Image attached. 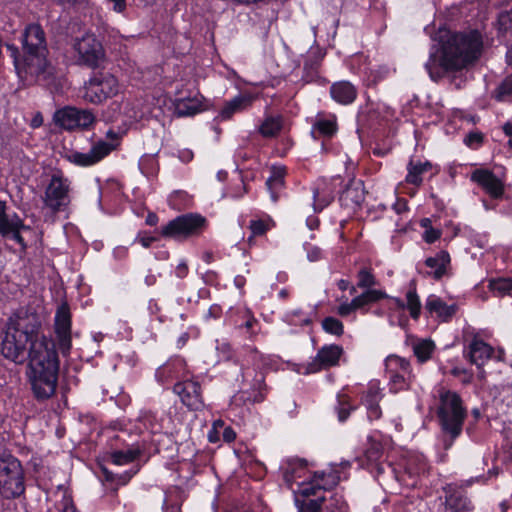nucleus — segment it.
<instances>
[{
	"mask_svg": "<svg viewBox=\"0 0 512 512\" xmlns=\"http://www.w3.org/2000/svg\"><path fill=\"white\" fill-rule=\"evenodd\" d=\"M41 327L33 307L18 308L6 323L1 353L18 365L28 361L26 375L32 393L38 401H45L55 394L59 360L54 341L41 334Z\"/></svg>",
	"mask_w": 512,
	"mask_h": 512,
	"instance_id": "obj_1",
	"label": "nucleus"
},
{
	"mask_svg": "<svg viewBox=\"0 0 512 512\" xmlns=\"http://www.w3.org/2000/svg\"><path fill=\"white\" fill-rule=\"evenodd\" d=\"M439 45L433 46L425 68L429 77L437 82L450 71L465 68L481 53L483 41L477 30L465 32H439Z\"/></svg>",
	"mask_w": 512,
	"mask_h": 512,
	"instance_id": "obj_2",
	"label": "nucleus"
},
{
	"mask_svg": "<svg viewBox=\"0 0 512 512\" xmlns=\"http://www.w3.org/2000/svg\"><path fill=\"white\" fill-rule=\"evenodd\" d=\"M22 53L14 44L6 48L13 58L16 73L21 80L44 86L54 83L55 68L48 60L46 34L39 24L28 25L22 33Z\"/></svg>",
	"mask_w": 512,
	"mask_h": 512,
	"instance_id": "obj_3",
	"label": "nucleus"
},
{
	"mask_svg": "<svg viewBox=\"0 0 512 512\" xmlns=\"http://www.w3.org/2000/svg\"><path fill=\"white\" fill-rule=\"evenodd\" d=\"M440 405L437 409V417L445 434L450 436L449 442L445 441V449H448L453 441L461 434L463 423L467 416L460 395L451 390L441 388L439 391Z\"/></svg>",
	"mask_w": 512,
	"mask_h": 512,
	"instance_id": "obj_4",
	"label": "nucleus"
},
{
	"mask_svg": "<svg viewBox=\"0 0 512 512\" xmlns=\"http://www.w3.org/2000/svg\"><path fill=\"white\" fill-rule=\"evenodd\" d=\"M24 491V472L20 461L11 454L3 453L0 455V494L12 499Z\"/></svg>",
	"mask_w": 512,
	"mask_h": 512,
	"instance_id": "obj_5",
	"label": "nucleus"
},
{
	"mask_svg": "<svg viewBox=\"0 0 512 512\" xmlns=\"http://www.w3.org/2000/svg\"><path fill=\"white\" fill-rule=\"evenodd\" d=\"M117 93V79L108 72H98L85 83L83 98L92 104H100Z\"/></svg>",
	"mask_w": 512,
	"mask_h": 512,
	"instance_id": "obj_6",
	"label": "nucleus"
},
{
	"mask_svg": "<svg viewBox=\"0 0 512 512\" xmlns=\"http://www.w3.org/2000/svg\"><path fill=\"white\" fill-rule=\"evenodd\" d=\"M206 224V219L199 214H185L171 220L162 227L161 234L164 237L174 239H186L198 234Z\"/></svg>",
	"mask_w": 512,
	"mask_h": 512,
	"instance_id": "obj_7",
	"label": "nucleus"
},
{
	"mask_svg": "<svg viewBox=\"0 0 512 512\" xmlns=\"http://www.w3.org/2000/svg\"><path fill=\"white\" fill-rule=\"evenodd\" d=\"M78 54V62L90 68H98L105 59V51L101 42L93 34H85L76 38L73 44Z\"/></svg>",
	"mask_w": 512,
	"mask_h": 512,
	"instance_id": "obj_8",
	"label": "nucleus"
},
{
	"mask_svg": "<svg viewBox=\"0 0 512 512\" xmlns=\"http://www.w3.org/2000/svg\"><path fill=\"white\" fill-rule=\"evenodd\" d=\"M69 191L68 179L54 174L46 187L43 201L54 213L63 211L70 203Z\"/></svg>",
	"mask_w": 512,
	"mask_h": 512,
	"instance_id": "obj_9",
	"label": "nucleus"
},
{
	"mask_svg": "<svg viewBox=\"0 0 512 512\" xmlns=\"http://www.w3.org/2000/svg\"><path fill=\"white\" fill-rule=\"evenodd\" d=\"M53 120L66 130L86 129L94 123L95 116L90 110L66 106L55 111Z\"/></svg>",
	"mask_w": 512,
	"mask_h": 512,
	"instance_id": "obj_10",
	"label": "nucleus"
},
{
	"mask_svg": "<svg viewBox=\"0 0 512 512\" xmlns=\"http://www.w3.org/2000/svg\"><path fill=\"white\" fill-rule=\"evenodd\" d=\"M54 330L59 350L66 356L69 354L71 340V312L67 302L61 303L56 311L54 319Z\"/></svg>",
	"mask_w": 512,
	"mask_h": 512,
	"instance_id": "obj_11",
	"label": "nucleus"
},
{
	"mask_svg": "<svg viewBox=\"0 0 512 512\" xmlns=\"http://www.w3.org/2000/svg\"><path fill=\"white\" fill-rule=\"evenodd\" d=\"M115 145L108 143L104 140H99L93 143L91 149L86 152L71 151L66 155V159L78 166L88 167L100 162L106 157Z\"/></svg>",
	"mask_w": 512,
	"mask_h": 512,
	"instance_id": "obj_12",
	"label": "nucleus"
},
{
	"mask_svg": "<svg viewBox=\"0 0 512 512\" xmlns=\"http://www.w3.org/2000/svg\"><path fill=\"white\" fill-rule=\"evenodd\" d=\"M343 348L336 344L325 345L318 350L315 358L306 366V374L316 373L338 365Z\"/></svg>",
	"mask_w": 512,
	"mask_h": 512,
	"instance_id": "obj_13",
	"label": "nucleus"
},
{
	"mask_svg": "<svg viewBox=\"0 0 512 512\" xmlns=\"http://www.w3.org/2000/svg\"><path fill=\"white\" fill-rule=\"evenodd\" d=\"M173 391L180 396L182 403L190 410L198 411L204 406L198 382L186 380L174 385Z\"/></svg>",
	"mask_w": 512,
	"mask_h": 512,
	"instance_id": "obj_14",
	"label": "nucleus"
},
{
	"mask_svg": "<svg viewBox=\"0 0 512 512\" xmlns=\"http://www.w3.org/2000/svg\"><path fill=\"white\" fill-rule=\"evenodd\" d=\"M471 180L492 198L499 199L504 194V183L490 170L476 169L471 175Z\"/></svg>",
	"mask_w": 512,
	"mask_h": 512,
	"instance_id": "obj_15",
	"label": "nucleus"
},
{
	"mask_svg": "<svg viewBox=\"0 0 512 512\" xmlns=\"http://www.w3.org/2000/svg\"><path fill=\"white\" fill-rule=\"evenodd\" d=\"M365 186L361 180H351L340 195L341 204L351 210L360 208L365 200Z\"/></svg>",
	"mask_w": 512,
	"mask_h": 512,
	"instance_id": "obj_16",
	"label": "nucleus"
},
{
	"mask_svg": "<svg viewBox=\"0 0 512 512\" xmlns=\"http://www.w3.org/2000/svg\"><path fill=\"white\" fill-rule=\"evenodd\" d=\"M445 490V512H468L469 500L465 493L457 488L448 486Z\"/></svg>",
	"mask_w": 512,
	"mask_h": 512,
	"instance_id": "obj_17",
	"label": "nucleus"
},
{
	"mask_svg": "<svg viewBox=\"0 0 512 512\" xmlns=\"http://www.w3.org/2000/svg\"><path fill=\"white\" fill-rule=\"evenodd\" d=\"M330 94L336 102L347 105L356 99L357 90L350 82L340 81L332 84Z\"/></svg>",
	"mask_w": 512,
	"mask_h": 512,
	"instance_id": "obj_18",
	"label": "nucleus"
},
{
	"mask_svg": "<svg viewBox=\"0 0 512 512\" xmlns=\"http://www.w3.org/2000/svg\"><path fill=\"white\" fill-rule=\"evenodd\" d=\"M493 353V348L483 340L474 338L469 345V359L472 364L481 367L484 361L489 359Z\"/></svg>",
	"mask_w": 512,
	"mask_h": 512,
	"instance_id": "obj_19",
	"label": "nucleus"
},
{
	"mask_svg": "<svg viewBox=\"0 0 512 512\" xmlns=\"http://www.w3.org/2000/svg\"><path fill=\"white\" fill-rule=\"evenodd\" d=\"M381 399L380 389L376 384H372L369 386L364 398L363 403L365 404L368 417L371 420H377L381 417L382 412L379 406V401Z\"/></svg>",
	"mask_w": 512,
	"mask_h": 512,
	"instance_id": "obj_20",
	"label": "nucleus"
},
{
	"mask_svg": "<svg viewBox=\"0 0 512 512\" xmlns=\"http://www.w3.org/2000/svg\"><path fill=\"white\" fill-rule=\"evenodd\" d=\"M425 308L430 313H436L442 320L447 321L456 312L455 305H447L442 299L435 295H431L426 300Z\"/></svg>",
	"mask_w": 512,
	"mask_h": 512,
	"instance_id": "obj_21",
	"label": "nucleus"
},
{
	"mask_svg": "<svg viewBox=\"0 0 512 512\" xmlns=\"http://www.w3.org/2000/svg\"><path fill=\"white\" fill-rule=\"evenodd\" d=\"M21 230L30 231V227L24 225L22 219L16 213H13V220L8 225L7 231L1 233V236L15 240L23 250H26L28 245L20 233Z\"/></svg>",
	"mask_w": 512,
	"mask_h": 512,
	"instance_id": "obj_22",
	"label": "nucleus"
},
{
	"mask_svg": "<svg viewBox=\"0 0 512 512\" xmlns=\"http://www.w3.org/2000/svg\"><path fill=\"white\" fill-rule=\"evenodd\" d=\"M251 98L245 95H239L225 103L220 111L219 117L223 120L230 119L234 113L240 112L251 105Z\"/></svg>",
	"mask_w": 512,
	"mask_h": 512,
	"instance_id": "obj_23",
	"label": "nucleus"
},
{
	"mask_svg": "<svg viewBox=\"0 0 512 512\" xmlns=\"http://www.w3.org/2000/svg\"><path fill=\"white\" fill-rule=\"evenodd\" d=\"M202 111V102L197 98H180L175 101V113L180 116H192Z\"/></svg>",
	"mask_w": 512,
	"mask_h": 512,
	"instance_id": "obj_24",
	"label": "nucleus"
},
{
	"mask_svg": "<svg viewBox=\"0 0 512 512\" xmlns=\"http://www.w3.org/2000/svg\"><path fill=\"white\" fill-rule=\"evenodd\" d=\"M284 175H285L284 167H273L272 175L266 181V185L270 191L271 198L274 202H276L278 200L279 191L284 186Z\"/></svg>",
	"mask_w": 512,
	"mask_h": 512,
	"instance_id": "obj_25",
	"label": "nucleus"
},
{
	"mask_svg": "<svg viewBox=\"0 0 512 512\" xmlns=\"http://www.w3.org/2000/svg\"><path fill=\"white\" fill-rule=\"evenodd\" d=\"M450 263V255L447 251H440L435 257H429L426 259L425 264L430 268H435L433 277L439 280L444 274L446 266Z\"/></svg>",
	"mask_w": 512,
	"mask_h": 512,
	"instance_id": "obj_26",
	"label": "nucleus"
},
{
	"mask_svg": "<svg viewBox=\"0 0 512 512\" xmlns=\"http://www.w3.org/2000/svg\"><path fill=\"white\" fill-rule=\"evenodd\" d=\"M431 167L432 165L428 161L424 163H414V161L411 160L408 164V175L406 176V182L419 186L422 183L421 175L427 170L431 169Z\"/></svg>",
	"mask_w": 512,
	"mask_h": 512,
	"instance_id": "obj_27",
	"label": "nucleus"
},
{
	"mask_svg": "<svg viewBox=\"0 0 512 512\" xmlns=\"http://www.w3.org/2000/svg\"><path fill=\"white\" fill-rule=\"evenodd\" d=\"M387 294L380 290L368 289L361 295L352 299V305L357 309H361L364 306L377 302L381 299L387 298Z\"/></svg>",
	"mask_w": 512,
	"mask_h": 512,
	"instance_id": "obj_28",
	"label": "nucleus"
},
{
	"mask_svg": "<svg viewBox=\"0 0 512 512\" xmlns=\"http://www.w3.org/2000/svg\"><path fill=\"white\" fill-rule=\"evenodd\" d=\"M337 131L336 118L333 116L330 119L322 118L320 115L317 116L316 121L313 124L312 134L318 132L320 135L325 137L333 136Z\"/></svg>",
	"mask_w": 512,
	"mask_h": 512,
	"instance_id": "obj_29",
	"label": "nucleus"
},
{
	"mask_svg": "<svg viewBox=\"0 0 512 512\" xmlns=\"http://www.w3.org/2000/svg\"><path fill=\"white\" fill-rule=\"evenodd\" d=\"M406 308L409 310L413 319L417 320L420 316L421 303L416 292V282L412 280L409 284V290L406 294Z\"/></svg>",
	"mask_w": 512,
	"mask_h": 512,
	"instance_id": "obj_30",
	"label": "nucleus"
},
{
	"mask_svg": "<svg viewBox=\"0 0 512 512\" xmlns=\"http://www.w3.org/2000/svg\"><path fill=\"white\" fill-rule=\"evenodd\" d=\"M282 129L279 117H267L259 127V132L264 137H274Z\"/></svg>",
	"mask_w": 512,
	"mask_h": 512,
	"instance_id": "obj_31",
	"label": "nucleus"
},
{
	"mask_svg": "<svg viewBox=\"0 0 512 512\" xmlns=\"http://www.w3.org/2000/svg\"><path fill=\"white\" fill-rule=\"evenodd\" d=\"M434 349L435 344L429 339L418 341L413 345L414 354L420 362H425L430 359Z\"/></svg>",
	"mask_w": 512,
	"mask_h": 512,
	"instance_id": "obj_32",
	"label": "nucleus"
},
{
	"mask_svg": "<svg viewBox=\"0 0 512 512\" xmlns=\"http://www.w3.org/2000/svg\"><path fill=\"white\" fill-rule=\"evenodd\" d=\"M139 450L114 451L110 455L112 464L123 465L133 462L138 456Z\"/></svg>",
	"mask_w": 512,
	"mask_h": 512,
	"instance_id": "obj_33",
	"label": "nucleus"
},
{
	"mask_svg": "<svg viewBox=\"0 0 512 512\" xmlns=\"http://www.w3.org/2000/svg\"><path fill=\"white\" fill-rule=\"evenodd\" d=\"M364 455L369 462L378 461L383 455V446L381 442L373 437L368 438V446L364 451Z\"/></svg>",
	"mask_w": 512,
	"mask_h": 512,
	"instance_id": "obj_34",
	"label": "nucleus"
},
{
	"mask_svg": "<svg viewBox=\"0 0 512 512\" xmlns=\"http://www.w3.org/2000/svg\"><path fill=\"white\" fill-rule=\"evenodd\" d=\"M489 287L492 291L497 292L499 296H512V279L500 278L492 280Z\"/></svg>",
	"mask_w": 512,
	"mask_h": 512,
	"instance_id": "obj_35",
	"label": "nucleus"
},
{
	"mask_svg": "<svg viewBox=\"0 0 512 512\" xmlns=\"http://www.w3.org/2000/svg\"><path fill=\"white\" fill-rule=\"evenodd\" d=\"M322 328L325 332L333 334L335 336H341L344 333L343 323L334 317H326L322 320Z\"/></svg>",
	"mask_w": 512,
	"mask_h": 512,
	"instance_id": "obj_36",
	"label": "nucleus"
},
{
	"mask_svg": "<svg viewBox=\"0 0 512 512\" xmlns=\"http://www.w3.org/2000/svg\"><path fill=\"white\" fill-rule=\"evenodd\" d=\"M324 501V496H318L315 499H304L299 506V512H320Z\"/></svg>",
	"mask_w": 512,
	"mask_h": 512,
	"instance_id": "obj_37",
	"label": "nucleus"
},
{
	"mask_svg": "<svg viewBox=\"0 0 512 512\" xmlns=\"http://www.w3.org/2000/svg\"><path fill=\"white\" fill-rule=\"evenodd\" d=\"M357 276H358L357 286L359 288L370 289L371 287L376 285V279H375L374 275L367 268L360 269Z\"/></svg>",
	"mask_w": 512,
	"mask_h": 512,
	"instance_id": "obj_38",
	"label": "nucleus"
},
{
	"mask_svg": "<svg viewBox=\"0 0 512 512\" xmlns=\"http://www.w3.org/2000/svg\"><path fill=\"white\" fill-rule=\"evenodd\" d=\"M102 472L106 481H116L118 484H126L133 475V473H129L127 471L124 473H115L108 470L106 467H102Z\"/></svg>",
	"mask_w": 512,
	"mask_h": 512,
	"instance_id": "obj_39",
	"label": "nucleus"
},
{
	"mask_svg": "<svg viewBox=\"0 0 512 512\" xmlns=\"http://www.w3.org/2000/svg\"><path fill=\"white\" fill-rule=\"evenodd\" d=\"M512 94V77H506L502 83L495 90V97L497 100L502 101L506 96Z\"/></svg>",
	"mask_w": 512,
	"mask_h": 512,
	"instance_id": "obj_40",
	"label": "nucleus"
},
{
	"mask_svg": "<svg viewBox=\"0 0 512 512\" xmlns=\"http://www.w3.org/2000/svg\"><path fill=\"white\" fill-rule=\"evenodd\" d=\"M12 220L13 214H7L5 203L0 201V234L5 233L7 231V227Z\"/></svg>",
	"mask_w": 512,
	"mask_h": 512,
	"instance_id": "obj_41",
	"label": "nucleus"
},
{
	"mask_svg": "<svg viewBox=\"0 0 512 512\" xmlns=\"http://www.w3.org/2000/svg\"><path fill=\"white\" fill-rule=\"evenodd\" d=\"M498 24L501 30L507 31L512 29V9L503 11L498 15Z\"/></svg>",
	"mask_w": 512,
	"mask_h": 512,
	"instance_id": "obj_42",
	"label": "nucleus"
},
{
	"mask_svg": "<svg viewBox=\"0 0 512 512\" xmlns=\"http://www.w3.org/2000/svg\"><path fill=\"white\" fill-rule=\"evenodd\" d=\"M249 228L253 235H263L269 229L268 224L263 220H251Z\"/></svg>",
	"mask_w": 512,
	"mask_h": 512,
	"instance_id": "obj_43",
	"label": "nucleus"
},
{
	"mask_svg": "<svg viewBox=\"0 0 512 512\" xmlns=\"http://www.w3.org/2000/svg\"><path fill=\"white\" fill-rule=\"evenodd\" d=\"M323 489H324V487H322L318 482L314 481L313 483H311L310 486L303 488L301 491V494L306 499H310L309 498L310 496H316V498H317L318 492L322 491Z\"/></svg>",
	"mask_w": 512,
	"mask_h": 512,
	"instance_id": "obj_44",
	"label": "nucleus"
},
{
	"mask_svg": "<svg viewBox=\"0 0 512 512\" xmlns=\"http://www.w3.org/2000/svg\"><path fill=\"white\" fill-rule=\"evenodd\" d=\"M441 236V231L438 229H434L433 227H429V229H426L423 234V239L427 243H434L436 240H438Z\"/></svg>",
	"mask_w": 512,
	"mask_h": 512,
	"instance_id": "obj_45",
	"label": "nucleus"
},
{
	"mask_svg": "<svg viewBox=\"0 0 512 512\" xmlns=\"http://www.w3.org/2000/svg\"><path fill=\"white\" fill-rule=\"evenodd\" d=\"M307 249V258L311 262L318 261L321 259L322 252L319 247L308 245L306 246Z\"/></svg>",
	"mask_w": 512,
	"mask_h": 512,
	"instance_id": "obj_46",
	"label": "nucleus"
},
{
	"mask_svg": "<svg viewBox=\"0 0 512 512\" xmlns=\"http://www.w3.org/2000/svg\"><path fill=\"white\" fill-rule=\"evenodd\" d=\"M61 512H78L71 497H63L61 501Z\"/></svg>",
	"mask_w": 512,
	"mask_h": 512,
	"instance_id": "obj_47",
	"label": "nucleus"
},
{
	"mask_svg": "<svg viewBox=\"0 0 512 512\" xmlns=\"http://www.w3.org/2000/svg\"><path fill=\"white\" fill-rule=\"evenodd\" d=\"M356 308L350 303H343L338 307V314L342 317L348 316L350 313L355 311Z\"/></svg>",
	"mask_w": 512,
	"mask_h": 512,
	"instance_id": "obj_48",
	"label": "nucleus"
},
{
	"mask_svg": "<svg viewBox=\"0 0 512 512\" xmlns=\"http://www.w3.org/2000/svg\"><path fill=\"white\" fill-rule=\"evenodd\" d=\"M483 140V136L481 133H469L465 138V143L467 145H472L473 143H481Z\"/></svg>",
	"mask_w": 512,
	"mask_h": 512,
	"instance_id": "obj_49",
	"label": "nucleus"
},
{
	"mask_svg": "<svg viewBox=\"0 0 512 512\" xmlns=\"http://www.w3.org/2000/svg\"><path fill=\"white\" fill-rule=\"evenodd\" d=\"M389 362H395V364L399 365L402 370H407L409 367V362L403 358L398 356L389 357Z\"/></svg>",
	"mask_w": 512,
	"mask_h": 512,
	"instance_id": "obj_50",
	"label": "nucleus"
},
{
	"mask_svg": "<svg viewBox=\"0 0 512 512\" xmlns=\"http://www.w3.org/2000/svg\"><path fill=\"white\" fill-rule=\"evenodd\" d=\"M404 381H405L404 377L400 374H394L391 377V382L395 386V390L402 389L403 388L402 384L404 383Z\"/></svg>",
	"mask_w": 512,
	"mask_h": 512,
	"instance_id": "obj_51",
	"label": "nucleus"
},
{
	"mask_svg": "<svg viewBox=\"0 0 512 512\" xmlns=\"http://www.w3.org/2000/svg\"><path fill=\"white\" fill-rule=\"evenodd\" d=\"M110 3H113V9L116 12H123L126 8V0H107Z\"/></svg>",
	"mask_w": 512,
	"mask_h": 512,
	"instance_id": "obj_52",
	"label": "nucleus"
},
{
	"mask_svg": "<svg viewBox=\"0 0 512 512\" xmlns=\"http://www.w3.org/2000/svg\"><path fill=\"white\" fill-rule=\"evenodd\" d=\"M223 438L226 442H232L236 438V433L233 431L232 428L227 427L224 429Z\"/></svg>",
	"mask_w": 512,
	"mask_h": 512,
	"instance_id": "obj_53",
	"label": "nucleus"
},
{
	"mask_svg": "<svg viewBox=\"0 0 512 512\" xmlns=\"http://www.w3.org/2000/svg\"><path fill=\"white\" fill-rule=\"evenodd\" d=\"M188 273V266L185 262L180 263L176 268V274L179 278H184Z\"/></svg>",
	"mask_w": 512,
	"mask_h": 512,
	"instance_id": "obj_54",
	"label": "nucleus"
},
{
	"mask_svg": "<svg viewBox=\"0 0 512 512\" xmlns=\"http://www.w3.org/2000/svg\"><path fill=\"white\" fill-rule=\"evenodd\" d=\"M503 131L507 136H509L510 139L508 141V144L512 148V123H505L503 126Z\"/></svg>",
	"mask_w": 512,
	"mask_h": 512,
	"instance_id": "obj_55",
	"label": "nucleus"
},
{
	"mask_svg": "<svg viewBox=\"0 0 512 512\" xmlns=\"http://www.w3.org/2000/svg\"><path fill=\"white\" fill-rule=\"evenodd\" d=\"M180 159L184 162H189L193 159V152L186 149L180 152Z\"/></svg>",
	"mask_w": 512,
	"mask_h": 512,
	"instance_id": "obj_56",
	"label": "nucleus"
},
{
	"mask_svg": "<svg viewBox=\"0 0 512 512\" xmlns=\"http://www.w3.org/2000/svg\"><path fill=\"white\" fill-rule=\"evenodd\" d=\"M156 240L155 237H141L139 239L140 243L143 245V247L148 248L151 246V244Z\"/></svg>",
	"mask_w": 512,
	"mask_h": 512,
	"instance_id": "obj_57",
	"label": "nucleus"
},
{
	"mask_svg": "<svg viewBox=\"0 0 512 512\" xmlns=\"http://www.w3.org/2000/svg\"><path fill=\"white\" fill-rule=\"evenodd\" d=\"M158 222V217L155 213H149L146 217V223L150 226L156 225Z\"/></svg>",
	"mask_w": 512,
	"mask_h": 512,
	"instance_id": "obj_58",
	"label": "nucleus"
},
{
	"mask_svg": "<svg viewBox=\"0 0 512 512\" xmlns=\"http://www.w3.org/2000/svg\"><path fill=\"white\" fill-rule=\"evenodd\" d=\"M349 281L345 280V279H340L338 282H337V286L340 290L342 291H345L346 289H348L349 287Z\"/></svg>",
	"mask_w": 512,
	"mask_h": 512,
	"instance_id": "obj_59",
	"label": "nucleus"
},
{
	"mask_svg": "<svg viewBox=\"0 0 512 512\" xmlns=\"http://www.w3.org/2000/svg\"><path fill=\"white\" fill-rule=\"evenodd\" d=\"M348 415H349V412L347 410L341 409L339 411V420L340 421H345L347 419Z\"/></svg>",
	"mask_w": 512,
	"mask_h": 512,
	"instance_id": "obj_60",
	"label": "nucleus"
},
{
	"mask_svg": "<svg viewBox=\"0 0 512 512\" xmlns=\"http://www.w3.org/2000/svg\"><path fill=\"white\" fill-rule=\"evenodd\" d=\"M420 224L423 228H425V230L429 229V227H431V220L429 218H423Z\"/></svg>",
	"mask_w": 512,
	"mask_h": 512,
	"instance_id": "obj_61",
	"label": "nucleus"
},
{
	"mask_svg": "<svg viewBox=\"0 0 512 512\" xmlns=\"http://www.w3.org/2000/svg\"><path fill=\"white\" fill-rule=\"evenodd\" d=\"M145 282L147 283V285H153L155 283V276L154 275H149L145 278Z\"/></svg>",
	"mask_w": 512,
	"mask_h": 512,
	"instance_id": "obj_62",
	"label": "nucleus"
},
{
	"mask_svg": "<svg viewBox=\"0 0 512 512\" xmlns=\"http://www.w3.org/2000/svg\"><path fill=\"white\" fill-rule=\"evenodd\" d=\"M256 322L255 319H249L248 321H246V323L244 324L245 328L246 329H251L253 324Z\"/></svg>",
	"mask_w": 512,
	"mask_h": 512,
	"instance_id": "obj_63",
	"label": "nucleus"
},
{
	"mask_svg": "<svg viewBox=\"0 0 512 512\" xmlns=\"http://www.w3.org/2000/svg\"><path fill=\"white\" fill-rule=\"evenodd\" d=\"M187 340H188V334H187V333H184V334L179 338V342H181L182 344H185Z\"/></svg>",
	"mask_w": 512,
	"mask_h": 512,
	"instance_id": "obj_64",
	"label": "nucleus"
}]
</instances>
